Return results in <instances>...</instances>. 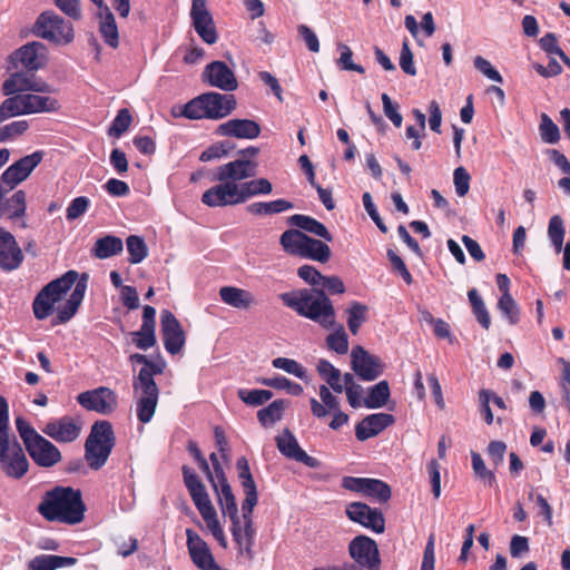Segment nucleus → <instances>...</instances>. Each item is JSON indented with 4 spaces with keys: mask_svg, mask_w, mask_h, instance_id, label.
I'll use <instances>...</instances> for the list:
<instances>
[{
    "mask_svg": "<svg viewBox=\"0 0 570 570\" xmlns=\"http://www.w3.org/2000/svg\"><path fill=\"white\" fill-rule=\"evenodd\" d=\"M257 167L256 161L244 158L218 166L212 178L218 184L203 194L202 203L208 207H226L244 204L255 196L269 195L273 186L267 178L248 180L256 176Z\"/></svg>",
    "mask_w": 570,
    "mask_h": 570,
    "instance_id": "1",
    "label": "nucleus"
},
{
    "mask_svg": "<svg viewBox=\"0 0 570 570\" xmlns=\"http://www.w3.org/2000/svg\"><path fill=\"white\" fill-rule=\"evenodd\" d=\"M88 275L79 274L76 271H68L61 277L48 283L36 296L32 308L36 318H47L53 308V305L61 301L63 295L71 289L67 302L57 308V324L68 322L78 311L87 289Z\"/></svg>",
    "mask_w": 570,
    "mask_h": 570,
    "instance_id": "2",
    "label": "nucleus"
},
{
    "mask_svg": "<svg viewBox=\"0 0 570 570\" xmlns=\"http://www.w3.org/2000/svg\"><path fill=\"white\" fill-rule=\"evenodd\" d=\"M37 510L49 522L77 524L83 520L86 507L79 490L56 487L43 494Z\"/></svg>",
    "mask_w": 570,
    "mask_h": 570,
    "instance_id": "3",
    "label": "nucleus"
},
{
    "mask_svg": "<svg viewBox=\"0 0 570 570\" xmlns=\"http://www.w3.org/2000/svg\"><path fill=\"white\" fill-rule=\"evenodd\" d=\"M282 302L298 315L318 323L324 328L336 325L332 301L323 289L303 288L279 295Z\"/></svg>",
    "mask_w": 570,
    "mask_h": 570,
    "instance_id": "4",
    "label": "nucleus"
},
{
    "mask_svg": "<svg viewBox=\"0 0 570 570\" xmlns=\"http://www.w3.org/2000/svg\"><path fill=\"white\" fill-rule=\"evenodd\" d=\"M8 430L9 406L0 395V465L7 476L20 479L27 473L29 462L18 441H10Z\"/></svg>",
    "mask_w": 570,
    "mask_h": 570,
    "instance_id": "5",
    "label": "nucleus"
},
{
    "mask_svg": "<svg viewBox=\"0 0 570 570\" xmlns=\"http://www.w3.org/2000/svg\"><path fill=\"white\" fill-rule=\"evenodd\" d=\"M185 485L199 514L206 523L207 529L224 549L227 548V539L218 521L217 512L209 499L205 485L198 475L188 466H183Z\"/></svg>",
    "mask_w": 570,
    "mask_h": 570,
    "instance_id": "6",
    "label": "nucleus"
},
{
    "mask_svg": "<svg viewBox=\"0 0 570 570\" xmlns=\"http://www.w3.org/2000/svg\"><path fill=\"white\" fill-rule=\"evenodd\" d=\"M163 373V367L151 361L142 366L138 375L134 377L132 389L136 395V413L141 423L151 421L159 396V389L154 376Z\"/></svg>",
    "mask_w": 570,
    "mask_h": 570,
    "instance_id": "7",
    "label": "nucleus"
},
{
    "mask_svg": "<svg viewBox=\"0 0 570 570\" xmlns=\"http://www.w3.org/2000/svg\"><path fill=\"white\" fill-rule=\"evenodd\" d=\"M115 446L112 425L108 421L94 423L85 443V459L92 470L102 468Z\"/></svg>",
    "mask_w": 570,
    "mask_h": 570,
    "instance_id": "8",
    "label": "nucleus"
},
{
    "mask_svg": "<svg viewBox=\"0 0 570 570\" xmlns=\"http://www.w3.org/2000/svg\"><path fill=\"white\" fill-rule=\"evenodd\" d=\"M2 105L9 118L40 112H55L60 109V104L56 98L31 94V91L9 97L2 101Z\"/></svg>",
    "mask_w": 570,
    "mask_h": 570,
    "instance_id": "9",
    "label": "nucleus"
},
{
    "mask_svg": "<svg viewBox=\"0 0 570 570\" xmlns=\"http://www.w3.org/2000/svg\"><path fill=\"white\" fill-rule=\"evenodd\" d=\"M32 31L35 36L56 45H67L73 40L72 24L53 11L42 12L38 17Z\"/></svg>",
    "mask_w": 570,
    "mask_h": 570,
    "instance_id": "10",
    "label": "nucleus"
},
{
    "mask_svg": "<svg viewBox=\"0 0 570 570\" xmlns=\"http://www.w3.org/2000/svg\"><path fill=\"white\" fill-rule=\"evenodd\" d=\"M254 508L255 505H250V508H248L246 502H243L242 517L237 515L235 519H230V532L237 546L238 554L245 557L248 561L254 559L253 547L256 535V529L252 519Z\"/></svg>",
    "mask_w": 570,
    "mask_h": 570,
    "instance_id": "11",
    "label": "nucleus"
},
{
    "mask_svg": "<svg viewBox=\"0 0 570 570\" xmlns=\"http://www.w3.org/2000/svg\"><path fill=\"white\" fill-rule=\"evenodd\" d=\"M348 553L360 569L379 570L380 551L376 542L366 535L355 537L348 544Z\"/></svg>",
    "mask_w": 570,
    "mask_h": 570,
    "instance_id": "12",
    "label": "nucleus"
},
{
    "mask_svg": "<svg viewBox=\"0 0 570 570\" xmlns=\"http://www.w3.org/2000/svg\"><path fill=\"white\" fill-rule=\"evenodd\" d=\"M3 95L9 97L28 94L43 92L51 94L55 89L43 80L37 79L33 75L27 72H13L2 83Z\"/></svg>",
    "mask_w": 570,
    "mask_h": 570,
    "instance_id": "13",
    "label": "nucleus"
},
{
    "mask_svg": "<svg viewBox=\"0 0 570 570\" xmlns=\"http://www.w3.org/2000/svg\"><path fill=\"white\" fill-rule=\"evenodd\" d=\"M43 155V151L37 150L20 158L2 173L0 184L9 187V189H13L30 176L33 169L42 161Z\"/></svg>",
    "mask_w": 570,
    "mask_h": 570,
    "instance_id": "14",
    "label": "nucleus"
},
{
    "mask_svg": "<svg viewBox=\"0 0 570 570\" xmlns=\"http://www.w3.org/2000/svg\"><path fill=\"white\" fill-rule=\"evenodd\" d=\"M77 401L86 410L105 415L112 413L118 405L116 393L105 386L78 394Z\"/></svg>",
    "mask_w": 570,
    "mask_h": 570,
    "instance_id": "15",
    "label": "nucleus"
},
{
    "mask_svg": "<svg viewBox=\"0 0 570 570\" xmlns=\"http://www.w3.org/2000/svg\"><path fill=\"white\" fill-rule=\"evenodd\" d=\"M190 19L195 31L204 42L214 45L217 41L218 35L206 0H193Z\"/></svg>",
    "mask_w": 570,
    "mask_h": 570,
    "instance_id": "16",
    "label": "nucleus"
},
{
    "mask_svg": "<svg viewBox=\"0 0 570 570\" xmlns=\"http://www.w3.org/2000/svg\"><path fill=\"white\" fill-rule=\"evenodd\" d=\"M351 366L355 374L363 381L376 380L384 370L380 357L370 354L360 345L353 347L351 352Z\"/></svg>",
    "mask_w": 570,
    "mask_h": 570,
    "instance_id": "17",
    "label": "nucleus"
},
{
    "mask_svg": "<svg viewBox=\"0 0 570 570\" xmlns=\"http://www.w3.org/2000/svg\"><path fill=\"white\" fill-rule=\"evenodd\" d=\"M161 335L165 348L170 354H177L185 345V332L176 316L167 309L160 314Z\"/></svg>",
    "mask_w": 570,
    "mask_h": 570,
    "instance_id": "18",
    "label": "nucleus"
},
{
    "mask_svg": "<svg viewBox=\"0 0 570 570\" xmlns=\"http://www.w3.org/2000/svg\"><path fill=\"white\" fill-rule=\"evenodd\" d=\"M346 515L351 521L360 523L375 533L384 532L385 520L379 509H372L362 502H352L346 507Z\"/></svg>",
    "mask_w": 570,
    "mask_h": 570,
    "instance_id": "19",
    "label": "nucleus"
},
{
    "mask_svg": "<svg viewBox=\"0 0 570 570\" xmlns=\"http://www.w3.org/2000/svg\"><path fill=\"white\" fill-rule=\"evenodd\" d=\"M81 430L82 422L80 419L62 416L49 421L42 432L57 442L69 443L80 435Z\"/></svg>",
    "mask_w": 570,
    "mask_h": 570,
    "instance_id": "20",
    "label": "nucleus"
},
{
    "mask_svg": "<svg viewBox=\"0 0 570 570\" xmlns=\"http://www.w3.org/2000/svg\"><path fill=\"white\" fill-rule=\"evenodd\" d=\"M278 451L286 458L305 464L308 468L317 469L321 466L320 460L308 455L298 444L294 434L285 429L282 434L275 438Z\"/></svg>",
    "mask_w": 570,
    "mask_h": 570,
    "instance_id": "21",
    "label": "nucleus"
},
{
    "mask_svg": "<svg viewBox=\"0 0 570 570\" xmlns=\"http://www.w3.org/2000/svg\"><path fill=\"white\" fill-rule=\"evenodd\" d=\"M26 449L39 466L50 468L61 461V453L58 448L42 435L36 438Z\"/></svg>",
    "mask_w": 570,
    "mask_h": 570,
    "instance_id": "22",
    "label": "nucleus"
},
{
    "mask_svg": "<svg viewBox=\"0 0 570 570\" xmlns=\"http://www.w3.org/2000/svg\"><path fill=\"white\" fill-rule=\"evenodd\" d=\"M203 78L210 86L225 91H233L238 85L234 71L223 61H213L207 65Z\"/></svg>",
    "mask_w": 570,
    "mask_h": 570,
    "instance_id": "23",
    "label": "nucleus"
},
{
    "mask_svg": "<svg viewBox=\"0 0 570 570\" xmlns=\"http://www.w3.org/2000/svg\"><path fill=\"white\" fill-rule=\"evenodd\" d=\"M23 261V253L13 235L0 227V267L11 272L17 269Z\"/></svg>",
    "mask_w": 570,
    "mask_h": 570,
    "instance_id": "24",
    "label": "nucleus"
},
{
    "mask_svg": "<svg viewBox=\"0 0 570 570\" xmlns=\"http://www.w3.org/2000/svg\"><path fill=\"white\" fill-rule=\"evenodd\" d=\"M11 190L0 184V216L9 220H17L26 215L27 195L20 189L7 198L6 195Z\"/></svg>",
    "mask_w": 570,
    "mask_h": 570,
    "instance_id": "25",
    "label": "nucleus"
},
{
    "mask_svg": "<svg viewBox=\"0 0 570 570\" xmlns=\"http://www.w3.org/2000/svg\"><path fill=\"white\" fill-rule=\"evenodd\" d=\"M216 134L237 139H255L261 134V126L252 119L235 118L220 124L216 129Z\"/></svg>",
    "mask_w": 570,
    "mask_h": 570,
    "instance_id": "26",
    "label": "nucleus"
},
{
    "mask_svg": "<svg viewBox=\"0 0 570 570\" xmlns=\"http://www.w3.org/2000/svg\"><path fill=\"white\" fill-rule=\"evenodd\" d=\"M203 95L207 119L225 118L236 108V99L233 95L214 91Z\"/></svg>",
    "mask_w": 570,
    "mask_h": 570,
    "instance_id": "27",
    "label": "nucleus"
},
{
    "mask_svg": "<svg viewBox=\"0 0 570 570\" xmlns=\"http://www.w3.org/2000/svg\"><path fill=\"white\" fill-rule=\"evenodd\" d=\"M394 423V416L389 413H374L365 416L355 428L357 440L365 441L376 436Z\"/></svg>",
    "mask_w": 570,
    "mask_h": 570,
    "instance_id": "28",
    "label": "nucleus"
},
{
    "mask_svg": "<svg viewBox=\"0 0 570 570\" xmlns=\"http://www.w3.org/2000/svg\"><path fill=\"white\" fill-rule=\"evenodd\" d=\"M46 55V46L41 42L32 41L18 49L13 53L12 58L19 61L28 70L36 71L43 66Z\"/></svg>",
    "mask_w": 570,
    "mask_h": 570,
    "instance_id": "29",
    "label": "nucleus"
},
{
    "mask_svg": "<svg viewBox=\"0 0 570 570\" xmlns=\"http://www.w3.org/2000/svg\"><path fill=\"white\" fill-rule=\"evenodd\" d=\"M76 563L77 559L72 557L39 554L28 562L27 570H57L60 568L72 567Z\"/></svg>",
    "mask_w": 570,
    "mask_h": 570,
    "instance_id": "30",
    "label": "nucleus"
},
{
    "mask_svg": "<svg viewBox=\"0 0 570 570\" xmlns=\"http://www.w3.org/2000/svg\"><path fill=\"white\" fill-rule=\"evenodd\" d=\"M98 17L99 32L102 39L108 46L116 49L119 46V33L115 17L109 7H102L99 10Z\"/></svg>",
    "mask_w": 570,
    "mask_h": 570,
    "instance_id": "31",
    "label": "nucleus"
},
{
    "mask_svg": "<svg viewBox=\"0 0 570 570\" xmlns=\"http://www.w3.org/2000/svg\"><path fill=\"white\" fill-rule=\"evenodd\" d=\"M236 468L238 470V476L242 481V487L245 493V499L243 502H246L248 508H250V505H256L258 500L257 489L246 458H239L237 460Z\"/></svg>",
    "mask_w": 570,
    "mask_h": 570,
    "instance_id": "32",
    "label": "nucleus"
},
{
    "mask_svg": "<svg viewBox=\"0 0 570 570\" xmlns=\"http://www.w3.org/2000/svg\"><path fill=\"white\" fill-rule=\"evenodd\" d=\"M219 296L225 304L235 308L247 309L255 304V298L250 292L234 286L222 287Z\"/></svg>",
    "mask_w": 570,
    "mask_h": 570,
    "instance_id": "33",
    "label": "nucleus"
},
{
    "mask_svg": "<svg viewBox=\"0 0 570 570\" xmlns=\"http://www.w3.org/2000/svg\"><path fill=\"white\" fill-rule=\"evenodd\" d=\"M287 223L302 230L318 236L326 242H332L333 239V236L327 230L326 226L311 216L295 214L288 218Z\"/></svg>",
    "mask_w": 570,
    "mask_h": 570,
    "instance_id": "34",
    "label": "nucleus"
},
{
    "mask_svg": "<svg viewBox=\"0 0 570 570\" xmlns=\"http://www.w3.org/2000/svg\"><path fill=\"white\" fill-rule=\"evenodd\" d=\"M213 488L217 494L218 504L223 514L228 515L229 519H235V517L238 515V509L235 495L233 494L232 488L227 480L214 483Z\"/></svg>",
    "mask_w": 570,
    "mask_h": 570,
    "instance_id": "35",
    "label": "nucleus"
},
{
    "mask_svg": "<svg viewBox=\"0 0 570 570\" xmlns=\"http://www.w3.org/2000/svg\"><path fill=\"white\" fill-rule=\"evenodd\" d=\"M122 249L124 243L119 237L107 235L96 240L91 249V255L99 259H106L120 254Z\"/></svg>",
    "mask_w": 570,
    "mask_h": 570,
    "instance_id": "36",
    "label": "nucleus"
},
{
    "mask_svg": "<svg viewBox=\"0 0 570 570\" xmlns=\"http://www.w3.org/2000/svg\"><path fill=\"white\" fill-rule=\"evenodd\" d=\"M301 257L326 263L331 257V248L324 242L306 236Z\"/></svg>",
    "mask_w": 570,
    "mask_h": 570,
    "instance_id": "37",
    "label": "nucleus"
},
{
    "mask_svg": "<svg viewBox=\"0 0 570 570\" xmlns=\"http://www.w3.org/2000/svg\"><path fill=\"white\" fill-rule=\"evenodd\" d=\"M306 236L298 229H287L281 235L279 244L286 253L301 256Z\"/></svg>",
    "mask_w": 570,
    "mask_h": 570,
    "instance_id": "38",
    "label": "nucleus"
},
{
    "mask_svg": "<svg viewBox=\"0 0 570 570\" xmlns=\"http://www.w3.org/2000/svg\"><path fill=\"white\" fill-rule=\"evenodd\" d=\"M389 397L390 386L387 381H380L368 389L367 396L364 399L363 404L367 409H380L386 404Z\"/></svg>",
    "mask_w": 570,
    "mask_h": 570,
    "instance_id": "39",
    "label": "nucleus"
},
{
    "mask_svg": "<svg viewBox=\"0 0 570 570\" xmlns=\"http://www.w3.org/2000/svg\"><path fill=\"white\" fill-rule=\"evenodd\" d=\"M317 372L334 392L342 393L344 391V386L341 382V372L334 367L332 363L326 360H320L317 363Z\"/></svg>",
    "mask_w": 570,
    "mask_h": 570,
    "instance_id": "40",
    "label": "nucleus"
},
{
    "mask_svg": "<svg viewBox=\"0 0 570 570\" xmlns=\"http://www.w3.org/2000/svg\"><path fill=\"white\" fill-rule=\"evenodd\" d=\"M173 115L175 117L184 116L188 119H203L207 118L204 95H200L190 101H188L183 107H179V111L173 109Z\"/></svg>",
    "mask_w": 570,
    "mask_h": 570,
    "instance_id": "41",
    "label": "nucleus"
},
{
    "mask_svg": "<svg viewBox=\"0 0 570 570\" xmlns=\"http://www.w3.org/2000/svg\"><path fill=\"white\" fill-rule=\"evenodd\" d=\"M347 326L352 334L356 335L360 327L367 318V306L358 302H352L346 309Z\"/></svg>",
    "mask_w": 570,
    "mask_h": 570,
    "instance_id": "42",
    "label": "nucleus"
},
{
    "mask_svg": "<svg viewBox=\"0 0 570 570\" xmlns=\"http://www.w3.org/2000/svg\"><path fill=\"white\" fill-rule=\"evenodd\" d=\"M564 235L566 228L563 219L559 215L552 216L548 225V237L557 254L562 250Z\"/></svg>",
    "mask_w": 570,
    "mask_h": 570,
    "instance_id": "43",
    "label": "nucleus"
},
{
    "mask_svg": "<svg viewBox=\"0 0 570 570\" xmlns=\"http://www.w3.org/2000/svg\"><path fill=\"white\" fill-rule=\"evenodd\" d=\"M362 493L375 498L380 502H386L391 498V488L381 480L365 478Z\"/></svg>",
    "mask_w": 570,
    "mask_h": 570,
    "instance_id": "44",
    "label": "nucleus"
},
{
    "mask_svg": "<svg viewBox=\"0 0 570 570\" xmlns=\"http://www.w3.org/2000/svg\"><path fill=\"white\" fill-rule=\"evenodd\" d=\"M126 246L129 254L128 261L131 264L141 263L148 255V248L145 240L136 235H130L126 239Z\"/></svg>",
    "mask_w": 570,
    "mask_h": 570,
    "instance_id": "45",
    "label": "nucleus"
},
{
    "mask_svg": "<svg viewBox=\"0 0 570 570\" xmlns=\"http://www.w3.org/2000/svg\"><path fill=\"white\" fill-rule=\"evenodd\" d=\"M285 409V402L283 400H276L268 406L262 409L257 413L258 421L264 426H268L279 421Z\"/></svg>",
    "mask_w": 570,
    "mask_h": 570,
    "instance_id": "46",
    "label": "nucleus"
},
{
    "mask_svg": "<svg viewBox=\"0 0 570 570\" xmlns=\"http://www.w3.org/2000/svg\"><path fill=\"white\" fill-rule=\"evenodd\" d=\"M334 332L326 338L327 346L338 354H345L348 351V337L343 325H335Z\"/></svg>",
    "mask_w": 570,
    "mask_h": 570,
    "instance_id": "47",
    "label": "nucleus"
},
{
    "mask_svg": "<svg viewBox=\"0 0 570 570\" xmlns=\"http://www.w3.org/2000/svg\"><path fill=\"white\" fill-rule=\"evenodd\" d=\"M259 382L265 386H269L277 390H286V392L291 395L297 396L303 393V387L299 384L292 382L284 376L263 379Z\"/></svg>",
    "mask_w": 570,
    "mask_h": 570,
    "instance_id": "48",
    "label": "nucleus"
},
{
    "mask_svg": "<svg viewBox=\"0 0 570 570\" xmlns=\"http://www.w3.org/2000/svg\"><path fill=\"white\" fill-rule=\"evenodd\" d=\"M499 309L508 318L511 325H514L520 320V309L517 302L513 299L511 294L501 295L498 302Z\"/></svg>",
    "mask_w": 570,
    "mask_h": 570,
    "instance_id": "49",
    "label": "nucleus"
},
{
    "mask_svg": "<svg viewBox=\"0 0 570 570\" xmlns=\"http://www.w3.org/2000/svg\"><path fill=\"white\" fill-rule=\"evenodd\" d=\"M134 343L140 350H148L156 344L155 326L141 324L140 330L132 333Z\"/></svg>",
    "mask_w": 570,
    "mask_h": 570,
    "instance_id": "50",
    "label": "nucleus"
},
{
    "mask_svg": "<svg viewBox=\"0 0 570 570\" xmlns=\"http://www.w3.org/2000/svg\"><path fill=\"white\" fill-rule=\"evenodd\" d=\"M238 397L246 404L258 406L272 399L273 393L268 390H245L238 391Z\"/></svg>",
    "mask_w": 570,
    "mask_h": 570,
    "instance_id": "51",
    "label": "nucleus"
},
{
    "mask_svg": "<svg viewBox=\"0 0 570 570\" xmlns=\"http://www.w3.org/2000/svg\"><path fill=\"white\" fill-rule=\"evenodd\" d=\"M29 129L28 120H16L0 128V141H11Z\"/></svg>",
    "mask_w": 570,
    "mask_h": 570,
    "instance_id": "52",
    "label": "nucleus"
},
{
    "mask_svg": "<svg viewBox=\"0 0 570 570\" xmlns=\"http://www.w3.org/2000/svg\"><path fill=\"white\" fill-rule=\"evenodd\" d=\"M471 459H472V469H473L476 478H479L481 481H483L484 484L492 487L495 483V475L492 471L487 469L482 456L476 452H472Z\"/></svg>",
    "mask_w": 570,
    "mask_h": 570,
    "instance_id": "53",
    "label": "nucleus"
},
{
    "mask_svg": "<svg viewBox=\"0 0 570 570\" xmlns=\"http://www.w3.org/2000/svg\"><path fill=\"white\" fill-rule=\"evenodd\" d=\"M540 135L544 142L556 144L560 139L558 126L546 114L541 116Z\"/></svg>",
    "mask_w": 570,
    "mask_h": 570,
    "instance_id": "54",
    "label": "nucleus"
},
{
    "mask_svg": "<svg viewBox=\"0 0 570 570\" xmlns=\"http://www.w3.org/2000/svg\"><path fill=\"white\" fill-rule=\"evenodd\" d=\"M272 364L275 368L283 370L286 373L293 374L298 379H305V376H306V371L295 360L286 358V357H277V358L273 360Z\"/></svg>",
    "mask_w": 570,
    "mask_h": 570,
    "instance_id": "55",
    "label": "nucleus"
},
{
    "mask_svg": "<svg viewBox=\"0 0 570 570\" xmlns=\"http://www.w3.org/2000/svg\"><path fill=\"white\" fill-rule=\"evenodd\" d=\"M131 121L132 117L128 109H120L109 128V135L120 137L129 128Z\"/></svg>",
    "mask_w": 570,
    "mask_h": 570,
    "instance_id": "56",
    "label": "nucleus"
},
{
    "mask_svg": "<svg viewBox=\"0 0 570 570\" xmlns=\"http://www.w3.org/2000/svg\"><path fill=\"white\" fill-rule=\"evenodd\" d=\"M474 67L478 71L484 75L492 81L503 82V78L500 72L491 65L489 60L481 56H476L473 60Z\"/></svg>",
    "mask_w": 570,
    "mask_h": 570,
    "instance_id": "57",
    "label": "nucleus"
},
{
    "mask_svg": "<svg viewBox=\"0 0 570 570\" xmlns=\"http://www.w3.org/2000/svg\"><path fill=\"white\" fill-rule=\"evenodd\" d=\"M470 174L466 171L464 167H458L453 173V183L455 187V193L458 196L463 197L469 193L470 189Z\"/></svg>",
    "mask_w": 570,
    "mask_h": 570,
    "instance_id": "58",
    "label": "nucleus"
},
{
    "mask_svg": "<svg viewBox=\"0 0 570 570\" xmlns=\"http://www.w3.org/2000/svg\"><path fill=\"white\" fill-rule=\"evenodd\" d=\"M400 67L401 69L410 76L416 75V68L413 61V52L409 46L407 40H404L402 43L401 52H400Z\"/></svg>",
    "mask_w": 570,
    "mask_h": 570,
    "instance_id": "59",
    "label": "nucleus"
},
{
    "mask_svg": "<svg viewBox=\"0 0 570 570\" xmlns=\"http://www.w3.org/2000/svg\"><path fill=\"white\" fill-rule=\"evenodd\" d=\"M341 56L337 60V65L343 70L356 71L358 73H364V68L361 65H356L352 61L353 52L346 45H340Z\"/></svg>",
    "mask_w": 570,
    "mask_h": 570,
    "instance_id": "60",
    "label": "nucleus"
},
{
    "mask_svg": "<svg viewBox=\"0 0 570 570\" xmlns=\"http://www.w3.org/2000/svg\"><path fill=\"white\" fill-rule=\"evenodd\" d=\"M89 199L85 196H79L75 198L66 210V217L68 220H75L83 215L89 207Z\"/></svg>",
    "mask_w": 570,
    "mask_h": 570,
    "instance_id": "61",
    "label": "nucleus"
},
{
    "mask_svg": "<svg viewBox=\"0 0 570 570\" xmlns=\"http://www.w3.org/2000/svg\"><path fill=\"white\" fill-rule=\"evenodd\" d=\"M382 104H383V111L384 115L393 122L395 127H401L403 117L397 111V107L393 105L391 98L387 94H383L382 97Z\"/></svg>",
    "mask_w": 570,
    "mask_h": 570,
    "instance_id": "62",
    "label": "nucleus"
},
{
    "mask_svg": "<svg viewBox=\"0 0 570 570\" xmlns=\"http://www.w3.org/2000/svg\"><path fill=\"white\" fill-rule=\"evenodd\" d=\"M16 426L22 439L24 446L30 444L40 434L27 422L23 417L19 416L16 419Z\"/></svg>",
    "mask_w": 570,
    "mask_h": 570,
    "instance_id": "63",
    "label": "nucleus"
},
{
    "mask_svg": "<svg viewBox=\"0 0 570 570\" xmlns=\"http://www.w3.org/2000/svg\"><path fill=\"white\" fill-rule=\"evenodd\" d=\"M297 31L302 39L304 40L306 47L312 52H318L320 51V41L316 36V33L306 24H299L297 27Z\"/></svg>",
    "mask_w": 570,
    "mask_h": 570,
    "instance_id": "64",
    "label": "nucleus"
}]
</instances>
